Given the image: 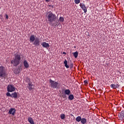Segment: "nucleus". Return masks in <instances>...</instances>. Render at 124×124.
<instances>
[{"mask_svg": "<svg viewBox=\"0 0 124 124\" xmlns=\"http://www.w3.org/2000/svg\"><path fill=\"white\" fill-rule=\"evenodd\" d=\"M74 2L76 4H78V3H80V0H74Z\"/></svg>", "mask_w": 124, "mask_h": 124, "instance_id": "27", "label": "nucleus"}, {"mask_svg": "<svg viewBox=\"0 0 124 124\" xmlns=\"http://www.w3.org/2000/svg\"><path fill=\"white\" fill-rule=\"evenodd\" d=\"M68 98L69 100H73L74 99V95L72 94L69 95Z\"/></svg>", "mask_w": 124, "mask_h": 124, "instance_id": "19", "label": "nucleus"}, {"mask_svg": "<svg viewBox=\"0 0 124 124\" xmlns=\"http://www.w3.org/2000/svg\"><path fill=\"white\" fill-rule=\"evenodd\" d=\"M62 54H63V55H66V52H62Z\"/></svg>", "mask_w": 124, "mask_h": 124, "instance_id": "30", "label": "nucleus"}, {"mask_svg": "<svg viewBox=\"0 0 124 124\" xmlns=\"http://www.w3.org/2000/svg\"><path fill=\"white\" fill-rule=\"evenodd\" d=\"M45 1H46V2H49V1H50V0H45Z\"/></svg>", "mask_w": 124, "mask_h": 124, "instance_id": "32", "label": "nucleus"}, {"mask_svg": "<svg viewBox=\"0 0 124 124\" xmlns=\"http://www.w3.org/2000/svg\"><path fill=\"white\" fill-rule=\"evenodd\" d=\"M73 55L76 59H77L78 58V51L73 53Z\"/></svg>", "mask_w": 124, "mask_h": 124, "instance_id": "21", "label": "nucleus"}, {"mask_svg": "<svg viewBox=\"0 0 124 124\" xmlns=\"http://www.w3.org/2000/svg\"><path fill=\"white\" fill-rule=\"evenodd\" d=\"M110 88H112V89H116L115 84H111Z\"/></svg>", "mask_w": 124, "mask_h": 124, "instance_id": "25", "label": "nucleus"}, {"mask_svg": "<svg viewBox=\"0 0 124 124\" xmlns=\"http://www.w3.org/2000/svg\"><path fill=\"white\" fill-rule=\"evenodd\" d=\"M6 19H8V18H9V17H8V15H6Z\"/></svg>", "mask_w": 124, "mask_h": 124, "instance_id": "33", "label": "nucleus"}, {"mask_svg": "<svg viewBox=\"0 0 124 124\" xmlns=\"http://www.w3.org/2000/svg\"><path fill=\"white\" fill-rule=\"evenodd\" d=\"M30 42H34L35 41V37L34 35H31L30 38Z\"/></svg>", "mask_w": 124, "mask_h": 124, "instance_id": "14", "label": "nucleus"}, {"mask_svg": "<svg viewBox=\"0 0 124 124\" xmlns=\"http://www.w3.org/2000/svg\"><path fill=\"white\" fill-rule=\"evenodd\" d=\"M0 77L5 79L6 78V73L4 70V67L3 66H0Z\"/></svg>", "mask_w": 124, "mask_h": 124, "instance_id": "3", "label": "nucleus"}, {"mask_svg": "<svg viewBox=\"0 0 124 124\" xmlns=\"http://www.w3.org/2000/svg\"><path fill=\"white\" fill-rule=\"evenodd\" d=\"M21 71H22V64L18 66L16 72H15V74H19Z\"/></svg>", "mask_w": 124, "mask_h": 124, "instance_id": "11", "label": "nucleus"}, {"mask_svg": "<svg viewBox=\"0 0 124 124\" xmlns=\"http://www.w3.org/2000/svg\"><path fill=\"white\" fill-rule=\"evenodd\" d=\"M28 121L30 123V124H34V122L33 121V120L31 117H28Z\"/></svg>", "mask_w": 124, "mask_h": 124, "instance_id": "15", "label": "nucleus"}, {"mask_svg": "<svg viewBox=\"0 0 124 124\" xmlns=\"http://www.w3.org/2000/svg\"><path fill=\"white\" fill-rule=\"evenodd\" d=\"M49 86L51 89H57L59 83L57 81H53L52 79H49Z\"/></svg>", "mask_w": 124, "mask_h": 124, "instance_id": "4", "label": "nucleus"}, {"mask_svg": "<svg viewBox=\"0 0 124 124\" xmlns=\"http://www.w3.org/2000/svg\"><path fill=\"white\" fill-rule=\"evenodd\" d=\"M6 95H7V96H10V97H12V94H11L9 92L7 93Z\"/></svg>", "mask_w": 124, "mask_h": 124, "instance_id": "28", "label": "nucleus"}, {"mask_svg": "<svg viewBox=\"0 0 124 124\" xmlns=\"http://www.w3.org/2000/svg\"><path fill=\"white\" fill-rule=\"evenodd\" d=\"M42 46L44 47V48H49L50 47V45H49V44L46 43V42H43Z\"/></svg>", "mask_w": 124, "mask_h": 124, "instance_id": "13", "label": "nucleus"}, {"mask_svg": "<svg viewBox=\"0 0 124 124\" xmlns=\"http://www.w3.org/2000/svg\"><path fill=\"white\" fill-rule=\"evenodd\" d=\"M33 44L34 46H36V47L40 46V41H39V38H36L35 41H34V43Z\"/></svg>", "mask_w": 124, "mask_h": 124, "instance_id": "7", "label": "nucleus"}, {"mask_svg": "<svg viewBox=\"0 0 124 124\" xmlns=\"http://www.w3.org/2000/svg\"><path fill=\"white\" fill-rule=\"evenodd\" d=\"M12 97L14 98H17L18 97V93L16 92H14L12 94Z\"/></svg>", "mask_w": 124, "mask_h": 124, "instance_id": "16", "label": "nucleus"}, {"mask_svg": "<svg viewBox=\"0 0 124 124\" xmlns=\"http://www.w3.org/2000/svg\"><path fill=\"white\" fill-rule=\"evenodd\" d=\"M71 117H74V115H73V114H71Z\"/></svg>", "mask_w": 124, "mask_h": 124, "instance_id": "35", "label": "nucleus"}, {"mask_svg": "<svg viewBox=\"0 0 124 124\" xmlns=\"http://www.w3.org/2000/svg\"><path fill=\"white\" fill-rule=\"evenodd\" d=\"M63 98H66V96H62Z\"/></svg>", "mask_w": 124, "mask_h": 124, "instance_id": "34", "label": "nucleus"}, {"mask_svg": "<svg viewBox=\"0 0 124 124\" xmlns=\"http://www.w3.org/2000/svg\"><path fill=\"white\" fill-rule=\"evenodd\" d=\"M16 91V88L12 85H9L7 86V91L10 93H12V92H15Z\"/></svg>", "mask_w": 124, "mask_h": 124, "instance_id": "5", "label": "nucleus"}, {"mask_svg": "<svg viewBox=\"0 0 124 124\" xmlns=\"http://www.w3.org/2000/svg\"><path fill=\"white\" fill-rule=\"evenodd\" d=\"M80 122L82 124H87V119L85 118H81Z\"/></svg>", "mask_w": 124, "mask_h": 124, "instance_id": "17", "label": "nucleus"}, {"mask_svg": "<svg viewBox=\"0 0 124 124\" xmlns=\"http://www.w3.org/2000/svg\"><path fill=\"white\" fill-rule=\"evenodd\" d=\"M46 18L47 19V22H48L49 25H51L52 26H54V27H57L58 26V17L53 12L49 11L47 15Z\"/></svg>", "mask_w": 124, "mask_h": 124, "instance_id": "1", "label": "nucleus"}, {"mask_svg": "<svg viewBox=\"0 0 124 124\" xmlns=\"http://www.w3.org/2000/svg\"><path fill=\"white\" fill-rule=\"evenodd\" d=\"M70 93H71V92L69 89H66L64 91L65 94H67V95H69V94H70Z\"/></svg>", "mask_w": 124, "mask_h": 124, "instance_id": "18", "label": "nucleus"}, {"mask_svg": "<svg viewBox=\"0 0 124 124\" xmlns=\"http://www.w3.org/2000/svg\"><path fill=\"white\" fill-rule=\"evenodd\" d=\"M84 83H85V84H86V85H88V80H84Z\"/></svg>", "mask_w": 124, "mask_h": 124, "instance_id": "29", "label": "nucleus"}, {"mask_svg": "<svg viewBox=\"0 0 124 124\" xmlns=\"http://www.w3.org/2000/svg\"><path fill=\"white\" fill-rule=\"evenodd\" d=\"M23 64L25 68H29L30 67V65L29 64V63L26 60L24 61Z\"/></svg>", "mask_w": 124, "mask_h": 124, "instance_id": "12", "label": "nucleus"}, {"mask_svg": "<svg viewBox=\"0 0 124 124\" xmlns=\"http://www.w3.org/2000/svg\"><path fill=\"white\" fill-rule=\"evenodd\" d=\"M81 120H82V117H81V116H78L76 119V121L78 122V123H80Z\"/></svg>", "mask_w": 124, "mask_h": 124, "instance_id": "20", "label": "nucleus"}, {"mask_svg": "<svg viewBox=\"0 0 124 124\" xmlns=\"http://www.w3.org/2000/svg\"><path fill=\"white\" fill-rule=\"evenodd\" d=\"M16 113V109L14 108H11L8 112L10 115H12L13 116H15V113Z\"/></svg>", "mask_w": 124, "mask_h": 124, "instance_id": "8", "label": "nucleus"}, {"mask_svg": "<svg viewBox=\"0 0 124 124\" xmlns=\"http://www.w3.org/2000/svg\"><path fill=\"white\" fill-rule=\"evenodd\" d=\"M119 87H120V84H119V82H117L115 84V87L116 88V89H119Z\"/></svg>", "mask_w": 124, "mask_h": 124, "instance_id": "26", "label": "nucleus"}, {"mask_svg": "<svg viewBox=\"0 0 124 124\" xmlns=\"http://www.w3.org/2000/svg\"><path fill=\"white\" fill-rule=\"evenodd\" d=\"M29 91H31L34 89V85L32 84V82H29L28 83V87Z\"/></svg>", "mask_w": 124, "mask_h": 124, "instance_id": "10", "label": "nucleus"}, {"mask_svg": "<svg viewBox=\"0 0 124 124\" xmlns=\"http://www.w3.org/2000/svg\"><path fill=\"white\" fill-rule=\"evenodd\" d=\"M64 64L66 68H69V66H68V65H67V61L66 60H65L64 62Z\"/></svg>", "mask_w": 124, "mask_h": 124, "instance_id": "22", "label": "nucleus"}, {"mask_svg": "<svg viewBox=\"0 0 124 124\" xmlns=\"http://www.w3.org/2000/svg\"><path fill=\"white\" fill-rule=\"evenodd\" d=\"M21 62V53H16L15 54V58L11 61V63L14 66H17Z\"/></svg>", "mask_w": 124, "mask_h": 124, "instance_id": "2", "label": "nucleus"}, {"mask_svg": "<svg viewBox=\"0 0 124 124\" xmlns=\"http://www.w3.org/2000/svg\"><path fill=\"white\" fill-rule=\"evenodd\" d=\"M70 66H71V67H73V63H71V64H70Z\"/></svg>", "mask_w": 124, "mask_h": 124, "instance_id": "31", "label": "nucleus"}, {"mask_svg": "<svg viewBox=\"0 0 124 124\" xmlns=\"http://www.w3.org/2000/svg\"><path fill=\"white\" fill-rule=\"evenodd\" d=\"M79 6L82 9V10H83L84 13H87L88 8L86 7V5H85L84 3H80Z\"/></svg>", "mask_w": 124, "mask_h": 124, "instance_id": "6", "label": "nucleus"}, {"mask_svg": "<svg viewBox=\"0 0 124 124\" xmlns=\"http://www.w3.org/2000/svg\"><path fill=\"white\" fill-rule=\"evenodd\" d=\"M118 117H119L120 120H121V121H122V120L124 119V110H122L121 112H120L118 114Z\"/></svg>", "mask_w": 124, "mask_h": 124, "instance_id": "9", "label": "nucleus"}, {"mask_svg": "<svg viewBox=\"0 0 124 124\" xmlns=\"http://www.w3.org/2000/svg\"><path fill=\"white\" fill-rule=\"evenodd\" d=\"M60 22H62V23L64 22V18L63 17L61 16L59 18Z\"/></svg>", "mask_w": 124, "mask_h": 124, "instance_id": "24", "label": "nucleus"}, {"mask_svg": "<svg viewBox=\"0 0 124 124\" xmlns=\"http://www.w3.org/2000/svg\"><path fill=\"white\" fill-rule=\"evenodd\" d=\"M65 118V115L64 114H62L61 115V119L62 120H64Z\"/></svg>", "mask_w": 124, "mask_h": 124, "instance_id": "23", "label": "nucleus"}]
</instances>
